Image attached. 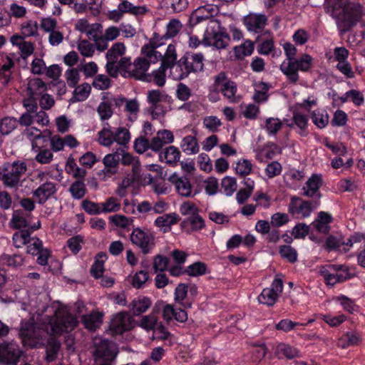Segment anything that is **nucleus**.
Returning <instances> with one entry per match:
<instances>
[{"instance_id":"obj_1","label":"nucleus","mask_w":365,"mask_h":365,"mask_svg":"<svg viewBox=\"0 0 365 365\" xmlns=\"http://www.w3.org/2000/svg\"><path fill=\"white\" fill-rule=\"evenodd\" d=\"M51 336L47 340L45 360L50 363L56 360L61 348L60 341L55 337L68 333L78 325V317L66 310L57 309L48 321Z\"/></svg>"},{"instance_id":"obj_2","label":"nucleus","mask_w":365,"mask_h":365,"mask_svg":"<svg viewBox=\"0 0 365 365\" xmlns=\"http://www.w3.org/2000/svg\"><path fill=\"white\" fill-rule=\"evenodd\" d=\"M230 41V36L226 29L222 26L220 21L215 20L209 24L200 41L197 36L192 35L189 38V46L197 48L200 44L205 46H214L217 49L225 48Z\"/></svg>"},{"instance_id":"obj_3","label":"nucleus","mask_w":365,"mask_h":365,"mask_svg":"<svg viewBox=\"0 0 365 365\" xmlns=\"http://www.w3.org/2000/svg\"><path fill=\"white\" fill-rule=\"evenodd\" d=\"M312 61L313 58L310 55L304 53L299 58H295L290 62L284 61L280 65L279 69L289 83L295 84L299 78V71H309L312 66Z\"/></svg>"},{"instance_id":"obj_4","label":"nucleus","mask_w":365,"mask_h":365,"mask_svg":"<svg viewBox=\"0 0 365 365\" xmlns=\"http://www.w3.org/2000/svg\"><path fill=\"white\" fill-rule=\"evenodd\" d=\"M27 170V165L24 161L15 160L13 163H4L2 165V172L0 180L5 187L15 188L19 186L22 176Z\"/></svg>"},{"instance_id":"obj_5","label":"nucleus","mask_w":365,"mask_h":365,"mask_svg":"<svg viewBox=\"0 0 365 365\" xmlns=\"http://www.w3.org/2000/svg\"><path fill=\"white\" fill-rule=\"evenodd\" d=\"M204 60L205 57L202 53L191 52H186L180 58V63L182 65L187 78L191 73H197L203 71Z\"/></svg>"},{"instance_id":"obj_6","label":"nucleus","mask_w":365,"mask_h":365,"mask_svg":"<svg viewBox=\"0 0 365 365\" xmlns=\"http://www.w3.org/2000/svg\"><path fill=\"white\" fill-rule=\"evenodd\" d=\"M267 17L265 14L250 13L244 16L242 23L246 27L247 30L255 34H263L270 36L269 31H264V28L267 24Z\"/></svg>"},{"instance_id":"obj_7","label":"nucleus","mask_w":365,"mask_h":365,"mask_svg":"<svg viewBox=\"0 0 365 365\" xmlns=\"http://www.w3.org/2000/svg\"><path fill=\"white\" fill-rule=\"evenodd\" d=\"M134 319L127 312H120L113 315L109 327L114 335H122L133 327Z\"/></svg>"},{"instance_id":"obj_8","label":"nucleus","mask_w":365,"mask_h":365,"mask_svg":"<svg viewBox=\"0 0 365 365\" xmlns=\"http://www.w3.org/2000/svg\"><path fill=\"white\" fill-rule=\"evenodd\" d=\"M215 90L220 92L225 98L234 102L237 93V85L234 81L230 80L225 72H220L215 78Z\"/></svg>"},{"instance_id":"obj_9","label":"nucleus","mask_w":365,"mask_h":365,"mask_svg":"<svg viewBox=\"0 0 365 365\" xmlns=\"http://www.w3.org/2000/svg\"><path fill=\"white\" fill-rule=\"evenodd\" d=\"M22 354L23 351L16 343L0 344V361L5 364L16 365Z\"/></svg>"},{"instance_id":"obj_10","label":"nucleus","mask_w":365,"mask_h":365,"mask_svg":"<svg viewBox=\"0 0 365 365\" xmlns=\"http://www.w3.org/2000/svg\"><path fill=\"white\" fill-rule=\"evenodd\" d=\"M27 253L32 256H37L36 262L45 266L48 263V259L51 255V251L45 248L43 242L38 237H35L31 239V242L26 247Z\"/></svg>"},{"instance_id":"obj_11","label":"nucleus","mask_w":365,"mask_h":365,"mask_svg":"<svg viewBox=\"0 0 365 365\" xmlns=\"http://www.w3.org/2000/svg\"><path fill=\"white\" fill-rule=\"evenodd\" d=\"M153 240L154 237L151 232L140 227L134 228L130 235L132 243L139 247L144 255L150 253L152 248L150 242Z\"/></svg>"},{"instance_id":"obj_12","label":"nucleus","mask_w":365,"mask_h":365,"mask_svg":"<svg viewBox=\"0 0 365 365\" xmlns=\"http://www.w3.org/2000/svg\"><path fill=\"white\" fill-rule=\"evenodd\" d=\"M117 354L112 343L108 339H101L95 346L93 356L96 363L100 361H115Z\"/></svg>"},{"instance_id":"obj_13","label":"nucleus","mask_w":365,"mask_h":365,"mask_svg":"<svg viewBox=\"0 0 365 365\" xmlns=\"http://www.w3.org/2000/svg\"><path fill=\"white\" fill-rule=\"evenodd\" d=\"M133 66L134 69L131 74L133 79L147 83L152 81L151 74L146 73L150 66L148 59L138 57L134 60Z\"/></svg>"},{"instance_id":"obj_14","label":"nucleus","mask_w":365,"mask_h":365,"mask_svg":"<svg viewBox=\"0 0 365 365\" xmlns=\"http://www.w3.org/2000/svg\"><path fill=\"white\" fill-rule=\"evenodd\" d=\"M339 269L340 267H336L335 264H327L320 268L319 274L323 277L326 284L334 286L346 281V278L338 276Z\"/></svg>"},{"instance_id":"obj_15","label":"nucleus","mask_w":365,"mask_h":365,"mask_svg":"<svg viewBox=\"0 0 365 365\" xmlns=\"http://www.w3.org/2000/svg\"><path fill=\"white\" fill-rule=\"evenodd\" d=\"M334 222L332 215L328 212L320 211L312 222L313 228L320 234L328 235L331 231V224Z\"/></svg>"},{"instance_id":"obj_16","label":"nucleus","mask_w":365,"mask_h":365,"mask_svg":"<svg viewBox=\"0 0 365 365\" xmlns=\"http://www.w3.org/2000/svg\"><path fill=\"white\" fill-rule=\"evenodd\" d=\"M163 318L167 324H170L173 319L180 323L187 320V313L182 308H175L174 305L167 304L163 309Z\"/></svg>"},{"instance_id":"obj_17","label":"nucleus","mask_w":365,"mask_h":365,"mask_svg":"<svg viewBox=\"0 0 365 365\" xmlns=\"http://www.w3.org/2000/svg\"><path fill=\"white\" fill-rule=\"evenodd\" d=\"M216 13L217 9L213 4H206L200 6L192 13L190 17V22L192 25H197L213 16Z\"/></svg>"},{"instance_id":"obj_18","label":"nucleus","mask_w":365,"mask_h":365,"mask_svg":"<svg viewBox=\"0 0 365 365\" xmlns=\"http://www.w3.org/2000/svg\"><path fill=\"white\" fill-rule=\"evenodd\" d=\"M56 191V184L46 181L34 191L33 195L37 199L38 204L43 205Z\"/></svg>"},{"instance_id":"obj_19","label":"nucleus","mask_w":365,"mask_h":365,"mask_svg":"<svg viewBox=\"0 0 365 365\" xmlns=\"http://www.w3.org/2000/svg\"><path fill=\"white\" fill-rule=\"evenodd\" d=\"M180 227L187 232H197L205 228V223L204 219L197 212L184 219L180 223Z\"/></svg>"},{"instance_id":"obj_20","label":"nucleus","mask_w":365,"mask_h":365,"mask_svg":"<svg viewBox=\"0 0 365 365\" xmlns=\"http://www.w3.org/2000/svg\"><path fill=\"white\" fill-rule=\"evenodd\" d=\"M322 185V175L318 174H313L307 180L306 186H304L302 189L303 190L302 195L307 197H312L317 196L318 197V193L319 188Z\"/></svg>"},{"instance_id":"obj_21","label":"nucleus","mask_w":365,"mask_h":365,"mask_svg":"<svg viewBox=\"0 0 365 365\" xmlns=\"http://www.w3.org/2000/svg\"><path fill=\"white\" fill-rule=\"evenodd\" d=\"M181 156L179 149L173 145L165 148L159 153V160L174 166L178 164Z\"/></svg>"},{"instance_id":"obj_22","label":"nucleus","mask_w":365,"mask_h":365,"mask_svg":"<svg viewBox=\"0 0 365 365\" xmlns=\"http://www.w3.org/2000/svg\"><path fill=\"white\" fill-rule=\"evenodd\" d=\"M120 160V154L118 152L107 154L103 160L104 169L103 172L106 176L111 177L117 173V169Z\"/></svg>"},{"instance_id":"obj_23","label":"nucleus","mask_w":365,"mask_h":365,"mask_svg":"<svg viewBox=\"0 0 365 365\" xmlns=\"http://www.w3.org/2000/svg\"><path fill=\"white\" fill-rule=\"evenodd\" d=\"M152 305L151 299L145 296H138L129 304L130 309L135 316L145 313Z\"/></svg>"},{"instance_id":"obj_24","label":"nucleus","mask_w":365,"mask_h":365,"mask_svg":"<svg viewBox=\"0 0 365 365\" xmlns=\"http://www.w3.org/2000/svg\"><path fill=\"white\" fill-rule=\"evenodd\" d=\"M321 197L322 194L318 193V198L312 200H306L302 198V200L299 201L300 203L298 206L299 214L302 215V218L309 217L312 212L319 207Z\"/></svg>"},{"instance_id":"obj_25","label":"nucleus","mask_w":365,"mask_h":365,"mask_svg":"<svg viewBox=\"0 0 365 365\" xmlns=\"http://www.w3.org/2000/svg\"><path fill=\"white\" fill-rule=\"evenodd\" d=\"M361 11L359 8H351L344 11V19L341 22L344 31H347L353 26H356L361 19Z\"/></svg>"},{"instance_id":"obj_26","label":"nucleus","mask_w":365,"mask_h":365,"mask_svg":"<svg viewBox=\"0 0 365 365\" xmlns=\"http://www.w3.org/2000/svg\"><path fill=\"white\" fill-rule=\"evenodd\" d=\"M180 220V217L175 212L164 214L158 217L155 220V225L164 227V232L170 230L171 226L177 224Z\"/></svg>"},{"instance_id":"obj_27","label":"nucleus","mask_w":365,"mask_h":365,"mask_svg":"<svg viewBox=\"0 0 365 365\" xmlns=\"http://www.w3.org/2000/svg\"><path fill=\"white\" fill-rule=\"evenodd\" d=\"M103 314L100 312H92L90 314H84L81 317V322L85 329L95 331L101 324Z\"/></svg>"},{"instance_id":"obj_28","label":"nucleus","mask_w":365,"mask_h":365,"mask_svg":"<svg viewBox=\"0 0 365 365\" xmlns=\"http://www.w3.org/2000/svg\"><path fill=\"white\" fill-rule=\"evenodd\" d=\"M107 259V255L106 252H98L96 257L93 264L91 267V274L95 279H100L102 277L103 272H104V263Z\"/></svg>"},{"instance_id":"obj_29","label":"nucleus","mask_w":365,"mask_h":365,"mask_svg":"<svg viewBox=\"0 0 365 365\" xmlns=\"http://www.w3.org/2000/svg\"><path fill=\"white\" fill-rule=\"evenodd\" d=\"M98 143L103 146H110L115 142V130L108 123H106L101 130L98 132Z\"/></svg>"},{"instance_id":"obj_30","label":"nucleus","mask_w":365,"mask_h":365,"mask_svg":"<svg viewBox=\"0 0 365 365\" xmlns=\"http://www.w3.org/2000/svg\"><path fill=\"white\" fill-rule=\"evenodd\" d=\"M32 150L36 153L35 160L41 164H48L53 160V155L50 150L43 146H38L36 143L32 142Z\"/></svg>"},{"instance_id":"obj_31","label":"nucleus","mask_w":365,"mask_h":365,"mask_svg":"<svg viewBox=\"0 0 365 365\" xmlns=\"http://www.w3.org/2000/svg\"><path fill=\"white\" fill-rule=\"evenodd\" d=\"M255 49L254 41L247 39L243 43L234 48L235 56L238 60H242L245 56L252 55Z\"/></svg>"},{"instance_id":"obj_32","label":"nucleus","mask_w":365,"mask_h":365,"mask_svg":"<svg viewBox=\"0 0 365 365\" xmlns=\"http://www.w3.org/2000/svg\"><path fill=\"white\" fill-rule=\"evenodd\" d=\"M311 118L318 128L322 129L328 125L329 116L325 110L316 109L312 113Z\"/></svg>"},{"instance_id":"obj_33","label":"nucleus","mask_w":365,"mask_h":365,"mask_svg":"<svg viewBox=\"0 0 365 365\" xmlns=\"http://www.w3.org/2000/svg\"><path fill=\"white\" fill-rule=\"evenodd\" d=\"M342 245L343 237L341 236L338 237L337 236L329 235L326 238L322 247L328 252H340L341 251Z\"/></svg>"},{"instance_id":"obj_34","label":"nucleus","mask_w":365,"mask_h":365,"mask_svg":"<svg viewBox=\"0 0 365 365\" xmlns=\"http://www.w3.org/2000/svg\"><path fill=\"white\" fill-rule=\"evenodd\" d=\"M73 92V97L71 99L72 103L84 101L88 98L91 87L88 83H84L80 86H76Z\"/></svg>"},{"instance_id":"obj_35","label":"nucleus","mask_w":365,"mask_h":365,"mask_svg":"<svg viewBox=\"0 0 365 365\" xmlns=\"http://www.w3.org/2000/svg\"><path fill=\"white\" fill-rule=\"evenodd\" d=\"M118 9L123 12V14L128 13L135 16L143 15L148 11L145 6H135L127 0L120 2L118 4Z\"/></svg>"},{"instance_id":"obj_36","label":"nucleus","mask_w":365,"mask_h":365,"mask_svg":"<svg viewBox=\"0 0 365 365\" xmlns=\"http://www.w3.org/2000/svg\"><path fill=\"white\" fill-rule=\"evenodd\" d=\"M180 147L187 154H196L199 152L197 138L192 135H186L182 138Z\"/></svg>"},{"instance_id":"obj_37","label":"nucleus","mask_w":365,"mask_h":365,"mask_svg":"<svg viewBox=\"0 0 365 365\" xmlns=\"http://www.w3.org/2000/svg\"><path fill=\"white\" fill-rule=\"evenodd\" d=\"M31 238L30 230L23 229L14 233L12 240L14 246L19 248L30 243Z\"/></svg>"},{"instance_id":"obj_38","label":"nucleus","mask_w":365,"mask_h":365,"mask_svg":"<svg viewBox=\"0 0 365 365\" xmlns=\"http://www.w3.org/2000/svg\"><path fill=\"white\" fill-rule=\"evenodd\" d=\"M166 96L164 95L160 90H151L149 91L147 96V100L148 103L151 105L152 115L155 118V115H158L155 110L158 108V103L164 101V98Z\"/></svg>"},{"instance_id":"obj_39","label":"nucleus","mask_w":365,"mask_h":365,"mask_svg":"<svg viewBox=\"0 0 365 365\" xmlns=\"http://www.w3.org/2000/svg\"><path fill=\"white\" fill-rule=\"evenodd\" d=\"M279 297L277 294L274 293L272 289L268 287L262 289V292L257 297V300L260 304L267 305V307H272L275 304Z\"/></svg>"},{"instance_id":"obj_40","label":"nucleus","mask_w":365,"mask_h":365,"mask_svg":"<svg viewBox=\"0 0 365 365\" xmlns=\"http://www.w3.org/2000/svg\"><path fill=\"white\" fill-rule=\"evenodd\" d=\"M334 300L339 302L344 310L349 314H353L359 309V306L356 304L355 301L346 295L340 294L336 297Z\"/></svg>"},{"instance_id":"obj_41","label":"nucleus","mask_w":365,"mask_h":365,"mask_svg":"<svg viewBox=\"0 0 365 365\" xmlns=\"http://www.w3.org/2000/svg\"><path fill=\"white\" fill-rule=\"evenodd\" d=\"M14 62L8 56L6 62L0 67V79L4 85H8L12 79L11 69L14 68Z\"/></svg>"},{"instance_id":"obj_42","label":"nucleus","mask_w":365,"mask_h":365,"mask_svg":"<svg viewBox=\"0 0 365 365\" xmlns=\"http://www.w3.org/2000/svg\"><path fill=\"white\" fill-rule=\"evenodd\" d=\"M17 119L6 116L0 120V133L3 135L10 134L17 127Z\"/></svg>"},{"instance_id":"obj_43","label":"nucleus","mask_w":365,"mask_h":365,"mask_svg":"<svg viewBox=\"0 0 365 365\" xmlns=\"http://www.w3.org/2000/svg\"><path fill=\"white\" fill-rule=\"evenodd\" d=\"M187 274L190 277H199L207 272V266L205 262H195L186 268Z\"/></svg>"},{"instance_id":"obj_44","label":"nucleus","mask_w":365,"mask_h":365,"mask_svg":"<svg viewBox=\"0 0 365 365\" xmlns=\"http://www.w3.org/2000/svg\"><path fill=\"white\" fill-rule=\"evenodd\" d=\"M279 254L282 258L287 259L290 263H294L297 261V251L291 245H280L279 247Z\"/></svg>"},{"instance_id":"obj_45","label":"nucleus","mask_w":365,"mask_h":365,"mask_svg":"<svg viewBox=\"0 0 365 365\" xmlns=\"http://www.w3.org/2000/svg\"><path fill=\"white\" fill-rule=\"evenodd\" d=\"M125 53V46L123 43L117 42L114 43L106 54V59L118 61V57Z\"/></svg>"},{"instance_id":"obj_46","label":"nucleus","mask_w":365,"mask_h":365,"mask_svg":"<svg viewBox=\"0 0 365 365\" xmlns=\"http://www.w3.org/2000/svg\"><path fill=\"white\" fill-rule=\"evenodd\" d=\"M292 120L297 128L300 129L299 134L302 136H305L307 135L306 131L309 120L307 116L302 113L294 111L293 113Z\"/></svg>"},{"instance_id":"obj_47","label":"nucleus","mask_w":365,"mask_h":365,"mask_svg":"<svg viewBox=\"0 0 365 365\" xmlns=\"http://www.w3.org/2000/svg\"><path fill=\"white\" fill-rule=\"evenodd\" d=\"M277 353L288 359H293L299 355V350L287 344H279L277 348Z\"/></svg>"},{"instance_id":"obj_48","label":"nucleus","mask_w":365,"mask_h":365,"mask_svg":"<svg viewBox=\"0 0 365 365\" xmlns=\"http://www.w3.org/2000/svg\"><path fill=\"white\" fill-rule=\"evenodd\" d=\"M86 187L82 180H76L73 182L70 187L69 192H71L73 198L80 200L83 198L86 193Z\"/></svg>"},{"instance_id":"obj_49","label":"nucleus","mask_w":365,"mask_h":365,"mask_svg":"<svg viewBox=\"0 0 365 365\" xmlns=\"http://www.w3.org/2000/svg\"><path fill=\"white\" fill-rule=\"evenodd\" d=\"M168 68L169 67L161 63L160 66L158 69L153 71L150 73L152 76V81H153L157 86L162 87L165 85L166 81V71Z\"/></svg>"},{"instance_id":"obj_50","label":"nucleus","mask_w":365,"mask_h":365,"mask_svg":"<svg viewBox=\"0 0 365 365\" xmlns=\"http://www.w3.org/2000/svg\"><path fill=\"white\" fill-rule=\"evenodd\" d=\"M340 341H344L342 348H346L350 346L358 345L361 341V336L356 331H347L342 335Z\"/></svg>"},{"instance_id":"obj_51","label":"nucleus","mask_w":365,"mask_h":365,"mask_svg":"<svg viewBox=\"0 0 365 365\" xmlns=\"http://www.w3.org/2000/svg\"><path fill=\"white\" fill-rule=\"evenodd\" d=\"M97 112L102 121L110 119L113 114L112 103L108 101L100 103L97 108Z\"/></svg>"},{"instance_id":"obj_52","label":"nucleus","mask_w":365,"mask_h":365,"mask_svg":"<svg viewBox=\"0 0 365 365\" xmlns=\"http://www.w3.org/2000/svg\"><path fill=\"white\" fill-rule=\"evenodd\" d=\"M253 96V99L256 103H262L266 101L268 98L267 92L269 89V85L265 82H260Z\"/></svg>"},{"instance_id":"obj_53","label":"nucleus","mask_w":365,"mask_h":365,"mask_svg":"<svg viewBox=\"0 0 365 365\" xmlns=\"http://www.w3.org/2000/svg\"><path fill=\"white\" fill-rule=\"evenodd\" d=\"M177 61V52L175 46L173 43H170L168 46L166 51L164 55H163V61L162 64L170 67L172 64L175 63Z\"/></svg>"},{"instance_id":"obj_54","label":"nucleus","mask_w":365,"mask_h":365,"mask_svg":"<svg viewBox=\"0 0 365 365\" xmlns=\"http://www.w3.org/2000/svg\"><path fill=\"white\" fill-rule=\"evenodd\" d=\"M258 53L261 55L267 56L274 51L272 54L273 56H275V50H274V42L273 38L271 37L269 38H267L263 40L257 48Z\"/></svg>"},{"instance_id":"obj_55","label":"nucleus","mask_w":365,"mask_h":365,"mask_svg":"<svg viewBox=\"0 0 365 365\" xmlns=\"http://www.w3.org/2000/svg\"><path fill=\"white\" fill-rule=\"evenodd\" d=\"M46 142L50 141L51 150L54 152L62 150L64 148L63 138L60 137L58 135H51V131L46 130Z\"/></svg>"},{"instance_id":"obj_56","label":"nucleus","mask_w":365,"mask_h":365,"mask_svg":"<svg viewBox=\"0 0 365 365\" xmlns=\"http://www.w3.org/2000/svg\"><path fill=\"white\" fill-rule=\"evenodd\" d=\"M289 216L284 212H275L270 217V224L272 227L278 228L287 225L289 222Z\"/></svg>"},{"instance_id":"obj_57","label":"nucleus","mask_w":365,"mask_h":365,"mask_svg":"<svg viewBox=\"0 0 365 365\" xmlns=\"http://www.w3.org/2000/svg\"><path fill=\"white\" fill-rule=\"evenodd\" d=\"M101 213L115 212L120 209V204L118 199L114 197L108 198L106 202L101 203Z\"/></svg>"},{"instance_id":"obj_58","label":"nucleus","mask_w":365,"mask_h":365,"mask_svg":"<svg viewBox=\"0 0 365 365\" xmlns=\"http://www.w3.org/2000/svg\"><path fill=\"white\" fill-rule=\"evenodd\" d=\"M282 128V123L279 118H268L265 120V128L269 135H275Z\"/></svg>"},{"instance_id":"obj_59","label":"nucleus","mask_w":365,"mask_h":365,"mask_svg":"<svg viewBox=\"0 0 365 365\" xmlns=\"http://www.w3.org/2000/svg\"><path fill=\"white\" fill-rule=\"evenodd\" d=\"M170 262L168 257L162 255H157L153 259V269L155 273L158 272H164L168 269V267Z\"/></svg>"},{"instance_id":"obj_60","label":"nucleus","mask_w":365,"mask_h":365,"mask_svg":"<svg viewBox=\"0 0 365 365\" xmlns=\"http://www.w3.org/2000/svg\"><path fill=\"white\" fill-rule=\"evenodd\" d=\"M4 260L9 267L12 268L20 267L24 264V257L20 254L6 255Z\"/></svg>"},{"instance_id":"obj_61","label":"nucleus","mask_w":365,"mask_h":365,"mask_svg":"<svg viewBox=\"0 0 365 365\" xmlns=\"http://www.w3.org/2000/svg\"><path fill=\"white\" fill-rule=\"evenodd\" d=\"M182 25L180 21L178 19H171L166 26V32L164 34L165 38H172L175 37L181 28Z\"/></svg>"},{"instance_id":"obj_62","label":"nucleus","mask_w":365,"mask_h":365,"mask_svg":"<svg viewBox=\"0 0 365 365\" xmlns=\"http://www.w3.org/2000/svg\"><path fill=\"white\" fill-rule=\"evenodd\" d=\"M130 134L129 130L124 127H119L115 130V142L125 145L130 141Z\"/></svg>"},{"instance_id":"obj_63","label":"nucleus","mask_w":365,"mask_h":365,"mask_svg":"<svg viewBox=\"0 0 365 365\" xmlns=\"http://www.w3.org/2000/svg\"><path fill=\"white\" fill-rule=\"evenodd\" d=\"M168 68L170 70V76L175 81H180L187 78L182 65L180 59L172 64Z\"/></svg>"},{"instance_id":"obj_64","label":"nucleus","mask_w":365,"mask_h":365,"mask_svg":"<svg viewBox=\"0 0 365 365\" xmlns=\"http://www.w3.org/2000/svg\"><path fill=\"white\" fill-rule=\"evenodd\" d=\"M310 226L303 222H298L292 229V235L295 239H304L309 235Z\"/></svg>"}]
</instances>
